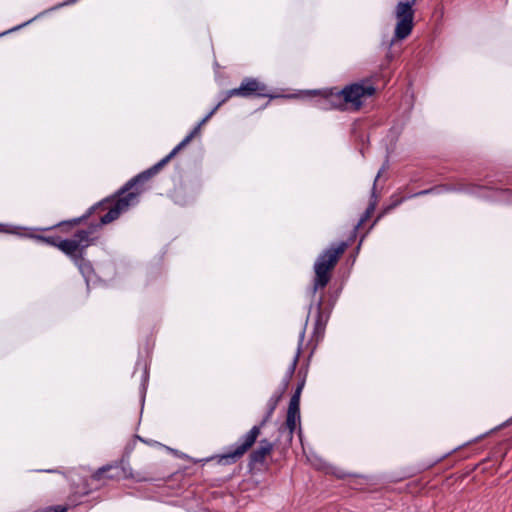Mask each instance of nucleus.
Segmentation results:
<instances>
[{
    "instance_id": "nucleus-1",
    "label": "nucleus",
    "mask_w": 512,
    "mask_h": 512,
    "mask_svg": "<svg viewBox=\"0 0 512 512\" xmlns=\"http://www.w3.org/2000/svg\"><path fill=\"white\" fill-rule=\"evenodd\" d=\"M202 125H198L176 146L173 150L162 160L156 163L151 168L141 172L131 180H129L124 187L118 192V198L116 200L105 199L99 202L97 205L92 206L89 209V214L93 213L97 209H107L108 212L100 217V224H109L116 220L122 213L126 212L130 206L135 205L138 202V196L141 190L138 188V184L143 183L156 175L179 151L186 147L192 139L200 133Z\"/></svg>"
},
{
    "instance_id": "nucleus-2",
    "label": "nucleus",
    "mask_w": 512,
    "mask_h": 512,
    "mask_svg": "<svg viewBox=\"0 0 512 512\" xmlns=\"http://www.w3.org/2000/svg\"><path fill=\"white\" fill-rule=\"evenodd\" d=\"M283 391L277 395H273L267 402V413L259 425L253 426L248 433H246L237 443L233 451L222 455L221 462L230 464L239 459L252 445L255 443L260 434L261 428L271 418L278 402L282 396Z\"/></svg>"
},
{
    "instance_id": "nucleus-3",
    "label": "nucleus",
    "mask_w": 512,
    "mask_h": 512,
    "mask_svg": "<svg viewBox=\"0 0 512 512\" xmlns=\"http://www.w3.org/2000/svg\"><path fill=\"white\" fill-rule=\"evenodd\" d=\"M347 248V243L341 242L336 247L332 246L325 250L317 258L314 264L315 281L313 286V293L318 288H324L330 280V271L336 265L339 257L344 253Z\"/></svg>"
},
{
    "instance_id": "nucleus-4",
    "label": "nucleus",
    "mask_w": 512,
    "mask_h": 512,
    "mask_svg": "<svg viewBox=\"0 0 512 512\" xmlns=\"http://www.w3.org/2000/svg\"><path fill=\"white\" fill-rule=\"evenodd\" d=\"M415 0L411 2H399L395 8V17L397 20L394 40H403L407 38L413 29L414 10L413 5Z\"/></svg>"
},
{
    "instance_id": "nucleus-5",
    "label": "nucleus",
    "mask_w": 512,
    "mask_h": 512,
    "mask_svg": "<svg viewBox=\"0 0 512 512\" xmlns=\"http://www.w3.org/2000/svg\"><path fill=\"white\" fill-rule=\"evenodd\" d=\"M339 96L341 99V103L343 108L347 104L353 105L356 109H358L362 104L363 97H369L374 94L375 89L370 84L365 83H354L349 86H346L342 90H338Z\"/></svg>"
},
{
    "instance_id": "nucleus-6",
    "label": "nucleus",
    "mask_w": 512,
    "mask_h": 512,
    "mask_svg": "<svg viewBox=\"0 0 512 512\" xmlns=\"http://www.w3.org/2000/svg\"><path fill=\"white\" fill-rule=\"evenodd\" d=\"M91 235V229L80 230L71 239L60 240L58 248L75 260V257H78L76 252L83 250L92 243L93 238Z\"/></svg>"
},
{
    "instance_id": "nucleus-7",
    "label": "nucleus",
    "mask_w": 512,
    "mask_h": 512,
    "mask_svg": "<svg viewBox=\"0 0 512 512\" xmlns=\"http://www.w3.org/2000/svg\"><path fill=\"white\" fill-rule=\"evenodd\" d=\"M228 96H237L249 98L251 96L257 97H272L267 92V87L264 83L255 78H244L238 88L230 89Z\"/></svg>"
},
{
    "instance_id": "nucleus-8",
    "label": "nucleus",
    "mask_w": 512,
    "mask_h": 512,
    "mask_svg": "<svg viewBox=\"0 0 512 512\" xmlns=\"http://www.w3.org/2000/svg\"><path fill=\"white\" fill-rule=\"evenodd\" d=\"M113 471V473L108 475L110 479H128L135 478L132 468L129 464L128 459L122 458L119 462L111 465L104 466L98 469L94 474L93 478L95 480L102 479L103 475L106 472Z\"/></svg>"
},
{
    "instance_id": "nucleus-9",
    "label": "nucleus",
    "mask_w": 512,
    "mask_h": 512,
    "mask_svg": "<svg viewBox=\"0 0 512 512\" xmlns=\"http://www.w3.org/2000/svg\"><path fill=\"white\" fill-rule=\"evenodd\" d=\"M314 105L321 110L344 109L337 89L320 92Z\"/></svg>"
},
{
    "instance_id": "nucleus-10",
    "label": "nucleus",
    "mask_w": 512,
    "mask_h": 512,
    "mask_svg": "<svg viewBox=\"0 0 512 512\" xmlns=\"http://www.w3.org/2000/svg\"><path fill=\"white\" fill-rule=\"evenodd\" d=\"M300 423V408L288 406L287 417L284 426L280 427L279 432L283 434L287 431V438L292 439L297 425Z\"/></svg>"
},
{
    "instance_id": "nucleus-11",
    "label": "nucleus",
    "mask_w": 512,
    "mask_h": 512,
    "mask_svg": "<svg viewBox=\"0 0 512 512\" xmlns=\"http://www.w3.org/2000/svg\"><path fill=\"white\" fill-rule=\"evenodd\" d=\"M75 264L78 266L80 273L84 277L87 287L89 288L91 284L95 283V277L93 273V268L90 262L86 261L82 257H75Z\"/></svg>"
},
{
    "instance_id": "nucleus-12",
    "label": "nucleus",
    "mask_w": 512,
    "mask_h": 512,
    "mask_svg": "<svg viewBox=\"0 0 512 512\" xmlns=\"http://www.w3.org/2000/svg\"><path fill=\"white\" fill-rule=\"evenodd\" d=\"M272 444L266 439L260 441L259 447L251 453V460L254 463H261L266 456L272 451Z\"/></svg>"
},
{
    "instance_id": "nucleus-13",
    "label": "nucleus",
    "mask_w": 512,
    "mask_h": 512,
    "mask_svg": "<svg viewBox=\"0 0 512 512\" xmlns=\"http://www.w3.org/2000/svg\"><path fill=\"white\" fill-rule=\"evenodd\" d=\"M304 336H305V329H303L301 332H300V335H299V344H298V348H297V353L296 355L294 356L290 366L288 367V370L286 372V375H285V378H284V387H283V390L286 389V387L288 386V383H289V380L291 379V377L293 376L294 372H295V369H296V366H297V363H298V359H299V356H300V352H301V345H302V342H303V339H304Z\"/></svg>"
},
{
    "instance_id": "nucleus-14",
    "label": "nucleus",
    "mask_w": 512,
    "mask_h": 512,
    "mask_svg": "<svg viewBox=\"0 0 512 512\" xmlns=\"http://www.w3.org/2000/svg\"><path fill=\"white\" fill-rule=\"evenodd\" d=\"M321 305H322V299L319 300V302L317 303V306H316L317 316H316V321H315L314 333L317 335L323 334L325 325L328 320V315L322 311Z\"/></svg>"
},
{
    "instance_id": "nucleus-15",
    "label": "nucleus",
    "mask_w": 512,
    "mask_h": 512,
    "mask_svg": "<svg viewBox=\"0 0 512 512\" xmlns=\"http://www.w3.org/2000/svg\"><path fill=\"white\" fill-rule=\"evenodd\" d=\"M20 235L24 236V237L35 239V240H37L39 242H43V243H46L48 245H51V246H54V247H57V248H58L59 241L61 240L59 237H55V236H42V235H37V234H34V233H25V234H20Z\"/></svg>"
},
{
    "instance_id": "nucleus-16",
    "label": "nucleus",
    "mask_w": 512,
    "mask_h": 512,
    "mask_svg": "<svg viewBox=\"0 0 512 512\" xmlns=\"http://www.w3.org/2000/svg\"><path fill=\"white\" fill-rule=\"evenodd\" d=\"M304 385H305V380L303 379L297 385V388H296L294 394L292 395V397L290 399V402H289V406L290 407L299 408V406H300V396H301L302 390L304 388Z\"/></svg>"
},
{
    "instance_id": "nucleus-17",
    "label": "nucleus",
    "mask_w": 512,
    "mask_h": 512,
    "mask_svg": "<svg viewBox=\"0 0 512 512\" xmlns=\"http://www.w3.org/2000/svg\"><path fill=\"white\" fill-rule=\"evenodd\" d=\"M460 190L467 192V193L476 194L478 196L487 197V195L484 193V191L486 189L483 187L469 186V187L461 188Z\"/></svg>"
},
{
    "instance_id": "nucleus-18",
    "label": "nucleus",
    "mask_w": 512,
    "mask_h": 512,
    "mask_svg": "<svg viewBox=\"0 0 512 512\" xmlns=\"http://www.w3.org/2000/svg\"><path fill=\"white\" fill-rule=\"evenodd\" d=\"M375 207H376V201L371 202V203L369 204V206L367 207V209H366V211H365L364 215L361 217V219H360V221H359V223H358V225H357V226L362 225V224H363V223H364V222H365V221H366V220H367V219L372 215V213H373V212H374V210H375Z\"/></svg>"
},
{
    "instance_id": "nucleus-19",
    "label": "nucleus",
    "mask_w": 512,
    "mask_h": 512,
    "mask_svg": "<svg viewBox=\"0 0 512 512\" xmlns=\"http://www.w3.org/2000/svg\"><path fill=\"white\" fill-rule=\"evenodd\" d=\"M444 189H445L444 187H435V188H431V189H426V190H422L418 193L413 194L412 197L422 196V195H426V194H430V193H440Z\"/></svg>"
},
{
    "instance_id": "nucleus-20",
    "label": "nucleus",
    "mask_w": 512,
    "mask_h": 512,
    "mask_svg": "<svg viewBox=\"0 0 512 512\" xmlns=\"http://www.w3.org/2000/svg\"><path fill=\"white\" fill-rule=\"evenodd\" d=\"M229 95V90L224 93L223 98L218 102V104L214 107L216 111L226 102L228 101L232 96Z\"/></svg>"
},
{
    "instance_id": "nucleus-21",
    "label": "nucleus",
    "mask_w": 512,
    "mask_h": 512,
    "mask_svg": "<svg viewBox=\"0 0 512 512\" xmlns=\"http://www.w3.org/2000/svg\"><path fill=\"white\" fill-rule=\"evenodd\" d=\"M44 13H45V12H42V13L38 14V15H37V16H35L33 19H31V20H29V21H27V22H25V23H23V24H21V25H19V26H16V27H14V28L10 29L8 32L16 31V30H18V29H20V28H22V27H24V26L28 25L29 23H31V22H32V21H34L35 19L39 18V17H40L42 14H44Z\"/></svg>"
},
{
    "instance_id": "nucleus-22",
    "label": "nucleus",
    "mask_w": 512,
    "mask_h": 512,
    "mask_svg": "<svg viewBox=\"0 0 512 512\" xmlns=\"http://www.w3.org/2000/svg\"><path fill=\"white\" fill-rule=\"evenodd\" d=\"M215 112H216V109H214V108H213V109H212V110H211V111H210V112H209V113H208V114H207V115H206V116H205V117H204V118L199 122V124H200V125H202V126H203L204 124H206V123L209 121V119H210V118L215 114Z\"/></svg>"
},
{
    "instance_id": "nucleus-23",
    "label": "nucleus",
    "mask_w": 512,
    "mask_h": 512,
    "mask_svg": "<svg viewBox=\"0 0 512 512\" xmlns=\"http://www.w3.org/2000/svg\"><path fill=\"white\" fill-rule=\"evenodd\" d=\"M402 202V199L401 200H397L395 201L394 203H392L391 205H389L383 212V214L391 211L392 209H394L395 207H397L400 203Z\"/></svg>"
},
{
    "instance_id": "nucleus-24",
    "label": "nucleus",
    "mask_w": 512,
    "mask_h": 512,
    "mask_svg": "<svg viewBox=\"0 0 512 512\" xmlns=\"http://www.w3.org/2000/svg\"><path fill=\"white\" fill-rule=\"evenodd\" d=\"M77 1L78 0H67V1L57 5L56 7L52 8L51 10L57 9L59 7H64V6L72 5V4L76 3Z\"/></svg>"
},
{
    "instance_id": "nucleus-25",
    "label": "nucleus",
    "mask_w": 512,
    "mask_h": 512,
    "mask_svg": "<svg viewBox=\"0 0 512 512\" xmlns=\"http://www.w3.org/2000/svg\"><path fill=\"white\" fill-rule=\"evenodd\" d=\"M0 232L15 233V234H18V233H17L16 231H14V230L4 228V225H2V224H0Z\"/></svg>"
},
{
    "instance_id": "nucleus-26",
    "label": "nucleus",
    "mask_w": 512,
    "mask_h": 512,
    "mask_svg": "<svg viewBox=\"0 0 512 512\" xmlns=\"http://www.w3.org/2000/svg\"><path fill=\"white\" fill-rule=\"evenodd\" d=\"M145 391H146V387H145V383L142 384V390H141V393H142V403L144 402V395H145Z\"/></svg>"
},
{
    "instance_id": "nucleus-27",
    "label": "nucleus",
    "mask_w": 512,
    "mask_h": 512,
    "mask_svg": "<svg viewBox=\"0 0 512 512\" xmlns=\"http://www.w3.org/2000/svg\"><path fill=\"white\" fill-rule=\"evenodd\" d=\"M383 171H384V167H383V168H381V169L379 170V172H378V174H377V176H376V179H375V181H374V185L376 184L377 179L380 177V175H381V173H382Z\"/></svg>"
},
{
    "instance_id": "nucleus-28",
    "label": "nucleus",
    "mask_w": 512,
    "mask_h": 512,
    "mask_svg": "<svg viewBox=\"0 0 512 512\" xmlns=\"http://www.w3.org/2000/svg\"><path fill=\"white\" fill-rule=\"evenodd\" d=\"M7 33H9V32H8V31H7V32H4V33H2L1 35H5V34H7Z\"/></svg>"
}]
</instances>
